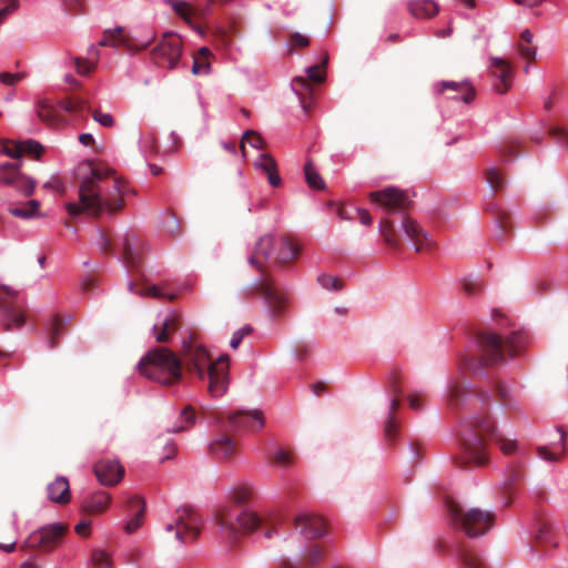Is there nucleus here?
Returning <instances> with one entry per match:
<instances>
[{
	"label": "nucleus",
	"instance_id": "1",
	"mask_svg": "<svg viewBox=\"0 0 568 568\" xmlns=\"http://www.w3.org/2000/svg\"><path fill=\"white\" fill-rule=\"evenodd\" d=\"M446 403L450 409L465 412L460 419L459 453L454 464L460 468L485 466L489 462L488 442L494 439L504 455L518 450V442L497 433V423L489 414V396L486 393H449Z\"/></svg>",
	"mask_w": 568,
	"mask_h": 568
},
{
	"label": "nucleus",
	"instance_id": "2",
	"mask_svg": "<svg viewBox=\"0 0 568 568\" xmlns=\"http://www.w3.org/2000/svg\"><path fill=\"white\" fill-rule=\"evenodd\" d=\"M125 181L106 165H95L90 175L82 179L79 186V203H68L67 211L77 216L87 212L98 217L102 213L109 214L121 211L124 206Z\"/></svg>",
	"mask_w": 568,
	"mask_h": 568
},
{
	"label": "nucleus",
	"instance_id": "3",
	"mask_svg": "<svg viewBox=\"0 0 568 568\" xmlns=\"http://www.w3.org/2000/svg\"><path fill=\"white\" fill-rule=\"evenodd\" d=\"M478 355L465 356L460 368L474 376H483L487 366L504 363L507 358L518 356L528 343V335L514 331L508 336H500L491 331H483L476 337Z\"/></svg>",
	"mask_w": 568,
	"mask_h": 568
},
{
	"label": "nucleus",
	"instance_id": "4",
	"mask_svg": "<svg viewBox=\"0 0 568 568\" xmlns=\"http://www.w3.org/2000/svg\"><path fill=\"white\" fill-rule=\"evenodd\" d=\"M179 357L187 374L195 375L199 379L209 378V390L227 388L229 355H222L212 362L209 351L190 336L183 341Z\"/></svg>",
	"mask_w": 568,
	"mask_h": 568
},
{
	"label": "nucleus",
	"instance_id": "5",
	"mask_svg": "<svg viewBox=\"0 0 568 568\" xmlns=\"http://www.w3.org/2000/svg\"><path fill=\"white\" fill-rule=\"evenodd\" d=\"M256 497V490L250 484L237 485L231 490V499L236 506H227L221 508L215 515L223 534L235 538L241 534H250L266 523L256 513L241 507Z\"/></svg>",
	"mask_w": 568,
	"mask_h": 568
},
{
	"label": "nucleus",
	"instance_id": "6",
	"mask_svg": "<svg viewBox=\"0 0 568 568\" xmlns=\"http://www.w3.org/2000/svg\"><path fill=\"white\" fill-rule=\"evenodd\" d=\"M275 244L276 239L273 235L261 236L254 245L248 263L261 272V277L254 284V291L264 297L272 315L278 317L284 313L288 297L266 274L268 262L273 255L275 256Z\"/></svg>",
	"mask_w": 568,
	"mask_h": 568
},
{
	"label": "nucleus",
	"instance_id": "7",
	"mask_svg": "<svg viewBox=\"0 0 568 568\" xmlns=\"http://www.w3.org/2000/svg\"><path fill=\"white\" fill-rule=\"evenodd\" d=\"M136 368L142 376L163 386H174L183 379L182 361L168 347L148 351Z\"/></svg>",
	"mask_w": 568,
	"mask_h": 568
},
{
	"label": "nucleus",
	"instance_id": "8",
	"mask_svg": "<svg viewBox=\"0 0 568 568\" xmlns=\"http://www.w3.org/2000/svg\"><path fill=\"white\" fill-rule=\"evenodd\" d=\"M211 417L221 432L255 434L265 426L264 414L257 408L240 409L233 413L217 410Z\"/></svg>",
	"mask_w": 568,
	"mask_h": 568
},
{
	"label": "nucleus",
	"instance_id": "9",
	"mask_svg": "<svg viewBox=\"0 0 568 568\" xmlns=\"http://www.w3.org/2000/svg\"><path fill=\"white\" fill-rule=\"evenodd\" d=\"M449 515L455 524L465 531L466 536L476 538L488 532L494 523V515L481 509H463L458 504L450 503L447 506Z\"/></svg>",
	"mask_w": 568,
	"mask_h": 568
},
{
	"label": "nucleus",
	"instance_id": "10",
	"mask_svg": "<svg viewBox=\"0 0 568 568\" xmlns=\"http://www.w3.org/2000/svg\"><path fill=\"white\" fill-rule=\"evenodd\" d=\"M202 520L191 506L179 507L174 521L168 524V531H174L176 540L186 544L193 542L200 536Z\"/></svg>",
	"mask_w": 568,
	"mask_h": 568
},
{
	"label": "nucleus",
	"instance_id": "11",
	"mask_svg": "<svg viewBox=\"0 0 568 568\" xmlns=\"http://www.w3.org/2000/svg\"><path fill=\"white\" fill-rule=\"evenodd\" d=\"M67 529V526L62 523L44 526L30 534L20 549H39L42 552H50L63 541Z\"/></svg>",
	"mask_w": 568,
	"mask_h": 568
},
{
	"label": "nucleus",
	"instance_id": "12",
	"mask_svg": "<svg viewBox=\"0 0 568 568\" xmlns=\"http://www.w3.org/2000/svg\"><path fill=\"white\" fill-rule=\"evenodd\" d=\"M182 54V39L173 32L165 33L152 50L155 64L165 69H174Z\"/></svg>",
	"mask_w": 568,
	"mask_h": 568
},
{
	"label": "nucleus",
	"instance_id": "13",
	"mask_svg": "<svg viewBox=\"0 0 568 568\" xmlns=\"http://www.w3.org/2000/svg\"><path fill=\"white\" fill-rule=\"evenodd\" d=\"M369 200L378 204L386 212H404L410 205V200L406 192L395 186L369 193Z\"/></svg>",
	"mask_w": 568,
	"mask_h": 568
},
{
	"label": "nucleus",
	"instance_id": "14",
	"mask_svg": "<svg viewBox=\"0 0 568 568\" xmlns=\"http://www.w3.org/2000/svg\"><path fill=\"white\" fill-rule=\"evenodd\" d=\"M406 400L410 409L420 410L424 406L422 394H397L390 399V415L387 417L384 426V436L386 440H394L398 435V424L394 418V413L402 402Z\"/></svg>",
	"mask_w": 568,
	"mask_h": 568
},
{
	"label": "nucleus",
	"instance_id": "15",
	"mask_svg": "<svg viewBox=\"0 0 568 568\" xmlns=\"http://www.w3.org/2000/svg\"><path fill=\"white\" fill-rule=\"evenodd\" d=\"M17 292L7 286H0V311L3 313L6 329L19 328L24 324V315L13 306Z\"/></svg>",
	"mask_w": 568,
	"mask_h": 568
},
{
	"label": "nucleus",
	"instance_id": "16",
	"mask_svg": "<svg viewBox=\"0 0 568 568\" xmlns=\"http://www.w3.org/2000/svg\"><path fill=\"white\" fill-rule=\"evenodd\" d=\"M294 528L306 540L324 537L326 532L325 521L318 515L302 513L294 517Z\"/></svg>",
	"mask_w": 568,
	"mask_h": 568
},
{
	"label": "nucleus",
	"instance_id": "17",
	"mask_svg": "<svg viewBox=\"0 0 568 568\" xmlns=\"http://www.w3.org/2000/svg\"><path fill=\"white\" fill-rule=\"evenodd\" d=\"M400 229L405 236L412 242L416 252L432 250L434 247L435 243L427 232L408 215L402 216Z\"/></svg>",
	"mask_w": 568,
	"mask_h": 568
},
{
	"label": "nucleus",
	"instance_id": "18",
	"mask_svg": "<svg viewBox=\"0 0 568 568\" xmlns=\"http://www.w3.org/2000/svg\"><path fill=\"white\" fill-rule=\"evenodd\" d=\"M122 250L123 263L129 268H135L142 260V241L132 232L125 233L116 243Z\"/></svg>",
	"mask_w": 568,
	"mask_h": 568
},
{
	"label": "nucleus",
	"instance_id": "19",
	"mask_svg": "<svg viewBox=\"0 0 568 568\" xmlns=\"http://www.w3.org/2000/svg\"><path fill=\"white\" fill-rule=\"evenodd\" d=\"M491 75L496 79L494 89L499 94H505L513 84V68L510 63L503 58H491Z\"/></svg>",
	"mask_w": 568,
	"mask_h": 568
},
{
	"label": "nucleus",
	"instance_id": "20",
	"mask_svg": "<svg viewBox=\"0 0 568 568\" xmlns=\"http://www.w3.org/2000/svg\"><path fill=\"white\" fill-rule=\"evenodd\" d=\"M94 474L100 484L113 486L123 478L124 468L116 460L101 459L94 464Z\"/></svg>",
	"mask_w": 568,
	"mask_h": 568
},
{
	"label": "nucleus",
	"instance_id": "21",
	"mask_svg": "<svg viewBox=\"0 0 568 568\" xmlns=\"http://www.w3.org/2000/svg\"><path fill=\"white\" fill-rule=\"evenodd\" d=\"M229 432H221L214 440L209 445V452L215 459L230 460L235 457L237 453L236 440L227 434Z\"/></svg>",
	"mask_w": 568,
	"mask_h": 568
},
{
	"label": "nucleus",
	"instance_id": "22",
	"mask_svg": "<svg viewBox=\"0 0 568 568\" xmlns=\"http://www.w3.org/2000/svg\"><path fill=\"white\" fill-rule=\"evenodd\" d=\"M2 151L4 154L13 159H19L23 154L39 159L43 152V148L34 140H27L22 142L7 141L2 144Z\"/></svg>",
	"mask_w": 568,
	"mask_h": 568
},
{
	"label": "nucleus",
	"instance_id": "23",
	"mask_svg": "<svg viewBox=\"0 0 568 568\" xmlns=\"http://www.w3.org/2000/svg\"><path fill=\"white\" fill-rule=\"evenodd\" d=\"M111 496L109 493L99 490L84 498L81 509L87 515H100L108 510Z\"/></svg>",
	"mask_w": 568,
	"mask_h": 568
},
{
	"label": "nucleus",
	"instance_id": "24",
	"mask_svg": "<svg viewBox=\"0 0 568 568\" xmlns=\"http://www.w3.org/2000/svg\"><path fill=\"white\" fill-rule=\"evenodd\" d=\"M439 85L442 87L439 90L442 93L445 90L454 91V94L449 95L453 100H462L465 103H470L476 95L475 89L466 81H444Z\"/></svg>",
	"mask_w": 568,
	"mask_h": 568
},
{
	"label": "nucleus",
	"instance_id": "25",
	"mask_svg": "<svg viewBox=\"0 0 568 568\" xmlns=\"http://www.w3.org/2000/svg\"><path fill=\"white\" fill-rule=\"evenodd\" d=\"M101 47L124 48L130 50L132 48V40L125 32L124 28L116 27L113 30H105L103 38L100 40Z\"/></svg>",
	"mask_w": 568,
	"mask_h": 568
},
{
	"label": "nucleus",
	"instance_id": "26",
	"mask_svg": "<svg viewBox=\"0 0 568 568\" xmlns=\"http://www.w3.org/2000/svg\"><path fill=\"white\" fill-rule=\"evenodd\" d=\"M126 508H129L133 516L132 519L126 521L124 529L126 534H133L142 525L143 515L145 514V503H143L141 497H131L126 500Z\"/></svg>",
	"mask_w": 568,
	"mask_h": 568
},
{
	"label": "nucleus",
	"instance_id": "27",
	"mask_svg": "<svg viewBox=\"0 0 568 568\" xmlns=\"http://www.w3.org/2000/svg\"><path fill=\"white\" fill-rule=\"evenodd\" d=\"M300 254V247L288 237H280L275 244V262L286 264L296 258Z\"/></svg>",
	"mask_w": 568,
	"mask_h": 568
},
{
	"label": "nucleus",
	"instance_id": "28",
	"mask_svg": "<svg viewBox=\"0 0 568 568\" xmlns=\"http://www.w3.org/2000/svg\"><path fill=\"white\" fill-rule=\"evenodd\" d=\"M255 168L261 170L267 175L268 183L273 187H277L282 184L281 176L277 171V164L272 155L268 153H262L255 162Z\"/></svg>",
	"mask_w": 568,
	"mask_h": 568
},
{
	"label": "nucleus",
	"instance_id": "29",
	"mask_svg": "<svg viewBox=\"0 0 568 568\" xmlns=\"http://www.w3.org/2000/svg\"><path fill=\"white\" fill-rule=\"evenodd\" d=\"M48 498L55 504L70 503V484L65 477H58L48 485Z\"/></svg>",
	"mask_w": 568,
	"mask_h": 568
},
{
	"label": "nucleus",
	"instance_id": "30",
	"mask_svg": "<svg viewBox=\"0 0 568 568\" xmlns=\"http://www.w3.org/2000/svg\"><path fill=\"white\" fill-rule=\"evenodd\" d=\"M324 558V548L317 544L312 545L304 554L303 559L298 564L287 560L282 562L283 568H312Z\"/></svg>",
	"mask_w": 568,
	"mask_h": 568
},
{
	"label": "nucleus",
	"instance_id": "31",
	"mask_svg": "<svg viewBox=\"0 0 568 568\" xmlns=\"http://www.w3.org/2000/svg\"><path fill=\"white\" fill-rule=\"evenodd\" d=\"M379 233L388 247L399 250L402 246L399 233L395 226L394 221L385 217L379 222Z\"/></svg>",
	"mask_w": 568,
	"mask_h": 568
},
{
	"label": "nucleus",
	"instance_id": "32",
	"mask_svg": "<svg viewBox=\"0 0 568 568\" xmlns=\"http://www.w3.org/2000/svg\"><path fill=\"white\" fill-rule=\"evenodd\" d=\"M408 11L416 18L426 19L436 16L439 8L433 0H412L408 2Z\"/></svg>",
	"mask_w": 568,
	"mask_h": 568
},
{
	"label": "nucleus",
	"instance_id": "33",
	"mask_svg": "<svg viewBox=\"0 0 568 568\" xmlns=\"http://www.w3.org/2000/svg\"><path fill=\"white\" fill-rule=\"evenodd\" d=\"M180 328V318L176 315L166 317L162 325H154L153 333L158 343H168L173 333Z\"/></svg>",
	"mask_w": 568,
	"mask_h": 568
},
{
	"label": "nucleus",
	"instance_id": "34",
	"mask_svg": "<svg viewBox=\"0 0 568 568\" xmlns=\"http://www.w3.org/2000/svg\"><path fill=\"white\" fill-rule=\"evenodd\" d=\"M487 211L493 214L495 222L500 230L501 234L499 235V239L504 240L506 234L513 230L511 214L506 209L494 203L488 205Z\"/></svg>",
	"mask_w": 568,
	"mask_h": 568
},
{
	"label": "nucleus",
	"instance_id": "35",
	"mask_svg": "<svg viewBox=\"0 0 568 568\" xmlns=\"http://www.w3.org/2000/svg\"><path fill=\"white\" fill-rule=\"evenodd\" d=\"M213 57L207 47H201L193 54L192 73L194 75H207L211 72V58Z\"/></svg>",
	"mask_w": 568,
	"mask_h": 568
},
{
	"label": "nucleus",
	"instance_id": "36",
	"mask_svg": "<svg viewBox=\"0 0 568 568\" xmlns=\"http://www.w3.org/2000/svg\"><path fill=\"white\" fill-rule=\"evenodd\" d=\"M38 116L45 123L57 126L64 122L62 113L48 101H40L38 104Z\"/></svg>",
	"mask_w": 568,
	"mask_h": 568
},
{
	"label": "nucleus",
	"instance_id": "37",
	"mask_svg": "<svg viewBox=\"0 0 568 568\" xmlns=\"http://www.w3.org/2000/svg\"><path fill=\"white\" fill-rule=\"evenodd\" d=\"M327 59L328 57L325 55L321 64H315L307 68V78L297 77L294 79V83L302 89H310L308 80L317 83L323 82L325 79V65L327 63Z\"/></svg>",
	"mask_w": 568,
	"mask_h": 568
},
{
	"label": "nucleus",
	"instance_id": "38",
	"mask_svg": "<svg viewBox=\"0 0 568 568\" xmlns=\"http://www.w3.org/2000/svg\"><path fill=\"white\" fill-rule=\"evenodd\" d=\"M557 432L559 433V442L558 445L561 447V453H551L548 448V446H537L536 453L537 456L540 457L544 460H547L549 463H556L564 458V453L566 448V432L564 426H557Z\"/></svg>",
	"mask_w": 568,
	"mask_h": 568
},
{
	"label": "nucleus",
	"instance_id": "39",
	"mask_svg": "<svg viewBox=\"0 0 568 568\" xmlns=\"http://www.w3.org/2000/svg\"><path fill=\"white\" fill-rule=\"evenodd\" d=\"M64 334V320L55 315L52 317L47 333L49 348L53 349L59 345L60 337Z\"/></svg>",
	"mask_w": 568,
	"mask_h": 568
},
{
	"label": "nucleus",
	"instance_id": "40",
	"mask_svg": "<svg viewBox=\"0 0 568 568\" xmlns=\"http://www.w3.org/2000/svg\"><path fill=\"white\" fill-rule=\"evenodd\" d=\"M40 207V203L37 200H30L20 204H12L9 207V212L17 217L20 219H30L36 216L38 210Z\"/></svg>",
	"mask_w": 568,
	"mask_h": 568
},
{
	"label": "nucleus",
	"instance_id": "41",
	"mask_svg": "<svg viewBox=\"0 0 568 568\" xmlns=\"http://www.w3.org/2000/svg\"><path fill=\"white\" fill-rule=\"evenodd\" d=\"M246 143L257 150H262L265 148V142H264L263 138L257 132H255L253 130H247L246 132H244V134L241 139V144H240V151H241L240 159L242 161H244L246 158V153H245V144Z\"/></svg>",
	"mask_w": 568,
	"mask_h": 568
},
{
	"label": "nucleus",
	"instance_id": "42",
	"mask_svg": "<svg viewBox=\"0 0 568 568\" xmlns=\"http://www.w3.org/2000/svg\"><path fill=\"white\" fill-rule=\"evenodd\" d=\"M519 54L528 60L534 61L536 57V47L532 45V33L527 29L520 33V42L518 44Z\"/></svg>",
	"mask_w": 568,
	"mask_h": 568
},
{
	"label": "nucleus",
	"instance_id": "43",
	"mask_svg": "<svg viewBox=\"0 0 568 568\" xmlns=\"http://www.w3.org/2000/svg\"><path fill=\"white\" fill-rule=\"evenodd\" d=\"M20 163H4L0 165V182L13 185L20 175Z\"/></svg>",
	"mask_w": 568,
	"mask_h": 568
},
{
	"label": "nucleus",
	"instance_id": "44",
	"mask_svg": "<svg viewBox=\"0 0 568 568\" xmlns=\"http://www.w3.org/2000/svg\"><path fill=\"white\" fill-rule=\"evenodd\" d=\"M305 179L310 187L315 190H323L325 182L322 176L317 173L312 162H306L304 165Z\"/></svg>",
	"mask_w": 568,
	"mask_h": 568
},
{
	"label": "nucleus",
	"instance_id": "45",
	"mask_svg": "<svg viewBox=\"0 0 568 568\" xmlns=\"http://www.w3.org/2000/svg\"><path fill=\"white\" fill-rule=\"evenodd\" d=\"M459 558L467 568H483L484 566L480 556L467 547L459 548Z\"/></svg>",
	"mask_w": 568,
	"mask_h": 568
},
{
	"label": "nucleus",
	"instance_id": "46",
	"mask_svg": "<svg viewBox=\"0 0 568 568\" xmlns=\"http://www.w3.org/2000/svg\"><path fill=\"white\" fill-rule=\"evenodd\" d=\"M87 105V101L79 97H70L59 102V108L68 113L81 112Z\"/></svg>",
	"mask_w": 568,
	"mask_h": 568
},
{
	"label": "nucleus",
	"instance_id": "47",
	"mask_svg": "<svg viewBox=\"0 0 568 568\" xmlns=\"http://www.w3.org/2000/svg\"><path fill=\"white\" fill-rule=\"evenodd\" d=\"M486 181L494 191H501L505 187L506 181L503 173L495 168L487 169L485 171Z\"/></svg>",
	"mask_w": 568,
	"mask_h": 568
},
{
	"label": "nucleus",
	"instance_id": "48",
	"mask_svg": "<svg viewBox=\"0 0 568 568\" xmlns=\"http://www.w3.org/2000/svg\"><path fill=\"white\" fill-rule=\"evenodd\" d=\"M174 12L180 16L184 21L191 22V19L194 14L193 8L190 6V3L181 0H169L168 1Z\"/></svg>",
	"mask_w": 568,
	"mask_h": 568
},
{
	"label": "nucleus",
	"instance_id": "49",
	"mask_svg": "<svg viewBox=\"0 0 568 568\" xmlns=\"http://www.w3.org/2000/svg\"><path fill=\"white\" fill-rule=\"evenodd\" d=\"M12 186L23 195L29 196L34 191L36 182L31 178L20 173Z\"/></svg>",
	"mask_w": 568,
	"mask_h": 568
},
{
	"label": "nucleus",
	"instance_id": "50",
	"mask_svg": "<svg viewBox=\"0 0 568 568\" xmlns=\"http://www.w3.org/2000/svg\"><path fill=\"white\" fill-rule=\"evenodd\" d=\"M318 283L323 288L331 291H341L344 287L341 278L327 274L320 275Z\"/></svg>",
	"mask_w": 568,
	"mask_h": 568
},
{
	"label": "nucleus",
	"instance_id": "51",
	"mask_svg": "<svg viewBox=\"0 0 568 568\" xmlns=\"http://www.w3.org/2000/svg\"><path fill=\"white\" fill-rule=\"evenodd\" d=\"M181 419L185 425H179L172 429H169V433L178 434L184 432L187 427L192 426L194 423V414L191 406H185L181 414Z\"/></svg>",
	"mask_w": 568,
	"mask_h": 568
},
{
	"label": "nucleus",
	"instance_id": "52",
	"mask_svg": "<svg viewBox=\"0 0 568 568\" xmlns=\"http://www.w3.org/2000/svg\"><path fill=\"white\" fill-rule=\"evenodd\" d=\"M92 561L94 568H111V559L106 551L95 549L92 552Z\"/></svg>",
	"mask_w": 568,
	"mask_h": 568
},
{
	"label": "nucleus",
	"instance_id": "53",
	"mask_svg": "<svg viewBox=\"0 0 568 568\" xmlns=\"http://www.w3.org/2000/svg\"><path fill=\"white\" fill-rule=\"evenodd\" d=\"M523 478V473L519 466H511L506 475L505 487L508 491H511L515 484L519 483Z\"/></svg>",
	"mask_w": 568,
	"mask_h": 568
},
{
	"label": "nucleus",
	"instance_id": "54",
	"mask_svg": "<svg viewBox=\"0 0 568 568\" xmlns=\"http://www.w3.org/2000/svg\"><path fill=\"white\" fill-rule=\"evenodd\" d=\"M3 7L0 8V26L4 22V20L16 12L20 6L18 0H1Z\"/></svg>",
	"mask_w": 568,
	"mask_h": 568
},
{
	"label": "nucleus",
	"instance_id": "55",
	"mask_svg": "<svg viewBox=\"0 0 568 568\" xmlns=\"http://www.w3.org/2000/svg\"><path fill=\"white\" fill-rule=\"evenodd\" d=\"M463 290L465 294L468 296H475L481 293L483 284L478 280L464 278L463 280Z\"/></svg>",
	"mask_w": 568,
	"mask_h": 568
},
{
	"label": "nucleus",
	"instance_id": "56",
	"mask_svg": "<svg viewBox=\"0 0 568 568\" xmlns=\"http://www.w3.org/2000/svg\"><path fill=\"white\" fill-rule=\"evenodd\" d=\"M271 463L281 467H288L292 463L291 454L286 450L280 449L273 453Z\"/></svg>",
	"mask_w": 568,
	"mask_h": 568
},
{
	"label": "nucleus",
	"instance_id": "57",
	"mask_svg": "<svg viewBox=\"0 0 568 568\" xmlns=\"http://www.w3.org/2000/svg\"><path fill=\"white\" fill-rule=\"evenodd\" d=\"M551 135L558 143L568 148V129L562 126H555L549 129Z\"/></svg>",
	"mask_w": 568,
	"mask_h": 568
},
{
	"label": "nucleus",
	"instance_id": "58",
	"mask_svg": "<svg viewBox=\"0 0 568 568\" xmlns=\"http://www.w3.org/2000/svg\"><path fill=\"white\" fill-rule=\"evenodd\" d=\"M64 10L72 14L77 16L83 12L84 2L83 0H62Z\"/></svg>",
	"mask_w": 568,
	"mask_h": 568
},
{
	"label": "nucleus",
	"instance_id": "59",
	"mask_svg": "<svg viewBox=\"0 0 568 568\" xmlns=\"http://www.w3.org/2000/svg\"><path fill=\"white\" fill-rule=\"evenodd\" d=\"M26 77L24 72L19 73H10V72H1L0 73V82L6 85H16L20 80Z\"/></svg>",
	"mask_w": 568,
	"mask_h": 568
},
{
	"label": "nucleus",
	"instance_id": "60",
	"mask_svg": "<svg viewBox=\"0 0 568 568\" xmlns=\"http://www.w3.org/2000/svg\"><path fill=\"white\" fill-rule=\"evenodd\" d=\"M501 153L507 158H515L520 154V144L516 141H508L503 145Z\"/></svg>",
	"mask_w": 568,
	"mask_h": 568
},
{
	"label": "nucleus",
	"instance_id": "61",
	"mask_svg": "<svg viewBox=\"0 0 568 568\" xmlns=\"http://www.w3.org/2000/svg\"><path fill=\"white\" fill-rule=\"evenodd\" d=\"M252 332V328L250 326H244L241 329L233 333V336L230 342V346L234 349H236L240 344L242 343V339L245 335H248Z\"/></svg>",
	"mask_w": 568,
	"mask_h": 568
},
{
	"label": "nucleus",
	"instance_id": "62",
	"mask_svg": "<svg viewBox=\"0 0 568 568\" xmlns=\"http://www.w3.org/2000/svg\"><path fill=\"white\" fill-rule=\"evenodd\" d=\"M92 118L103 126L111 128L114 124V120L111 114L102 113L99 110L92 112Z\"/></svg>",
	"mask_w": 568,
	"mask_h": 568
},
{
	"label": "nucleus",
	"instance_id": "63",
	"mask_svg": "<svg viewBox=\"0 0 568 568\" xmlns=\"http://www.w3.org/2000/svg\"><path fill=\"white\" fill-rule=\"evenodd\" d=\"M290 44L293 48H306L310 44V39L302 33L293 32L290 36Z\"/></svg>",
	"mask_w": 568,
	"mask_h": 568
},
{
	"label": "nucleus",
	"instance_id": "64",
	"mask_svg": "<svg viewBox=\"0 0 568 568\" xmlns=\"http://www.w3.org/2000/svg\"><path fill=\"white\" fill-rule=\"evenodd\" d=\"M405 383L403 382L402 375L394 371L388 376V387L390 390H399L400 387H404Z\"/></svg>",
	"mask_w": 568,
	"mask_h": 568
}]
</instances>
